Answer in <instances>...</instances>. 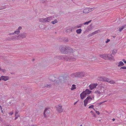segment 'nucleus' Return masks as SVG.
I'll use <instances>...</instances> for the list:
<instances>
[{
    "label": "nucleus",
    "mask_w": 126,
    "mask_h": 126,
    "mask_svg": "<svg viewBox=\"0 0 126 126\" xmlns=\"http://www.w3.org/2000/svg\"><path fill=\"white\" fill-rule=\"evenodd\" d=\"M33 60H34V59H33Z\"/></svg>",
    "instance_id": "56"
},
{
    "label": "nucleus",
    "mask_w": 126,
    "mask_h": 126,
    "mask_svg": "<svg viewBox=\"0 0 126 126\" xmlns=\"http://www.w3.org/2000/svg\"><path fill=\"white\" fill-rule=\"evenodd\" d=\"M108 82L110 84H114L115 83V81L113 79H111L110 80L109 79V80Z\"/></svg>",
    "instance_id": "21"
},
{
    "label": "nucleus",
    "mask_w": 126,
    "mask_h": 126,
    "mask_svg": "<svg viewBox=\"0 0 126 126\" xmlns=\"http://www.w3.org/2000/svg\"><path fill=\"white\" fill-rule=\"evenodd\" d=\"M1 79L4 81H6L9 79V78L8 76H2L1 77Z\"/></svg>",
    "instance_id": "12"
},
{
    "label": "nucleus",
    "mask_w": 126,
    "mask_h": 126,
    "mask_svg": "<svg viewBox=\"0 0 126 126\" xmlns=\"http://www.w3.org/2000/svg\"><path fill=\"white\" fill-rule=\"evenodd\" d=\"M96 112L98 115H99L100 114V112L98 111H96Z\"/></svg>",
    "instance_id": "41"
},
{
    "label": "nucleus",
    "mask_w": 126,
    "mask_h": 126,
    "mask_svg": "<svg viewBox=\"0 0 126 126\" xmlns=\"http://www.w3.org/2000/svg\"><path fill=\"white\" fill-rule=\"evenodd\" d=\"M1 77H0V81L1 80Z\"/></svg>",
    "instance_id": "52"
},
{
    "label": "nucleus",
    "mask_w": 126,
    "mask_h": 126,
    "mask_svg": "<svg viewBox=\"0 0 126 126\" xmlns=\"http://www.w3.org/2000/svg\"><path fill=\"white\" fill-rule=\"evenodd\" d=\"M56 110L59 112L61 113L63 111V110L62 109V106L60 105H58L56 106Z\"/></svg>",
    "instance_id": "9"
},
{
    "label": "nucleus",
    "mask_w": 126,
    "mask_h": 126,
    "mask_svg": "<svg viewBox=\"0 0 126 126\" xmlns=\"http://www.w3.org/2000/svg\"><path fill=\"white\" fill-rule=\"evenodd\" d=\"M0 121L1 122H4V120L1 117H0Z\"/></svg>",
    "instance_id": "37"
},
{
    "label": "nucleus",
    "mask_w": 126,
    "mask_h": 126,
    "mask_svg": "<svg viewBox=\"0 0 126 126\" xmlns=\"http://www.w3.org/2000/svg\"><path fill=\"white\" fill-rule=\"evenodd\" d=\"M45 23L49 22L52 19V16H50L47 17L45 18Z\"/></svg>",
    "instance_id": "13"
},
{
    "label": "nucleus",
    "mask_w": 126,
    "mask_h": 126,
    "mask_svg": "<svg viewBox=\"0 0 126 126\" xmlns=\"http://www.w3.org/2000/svg\"><path fill=\"white\" fill-rule=\"evenodd\" d=\"M124 64L122 61H120L118 63V67H121L124 65Z\"/></svg>",
    "instance_id": "18"
},
{
    "label": "nucleus",
    "mask_w": 126,
    "mask_h": 126,
    "mask_svg": "<svg viewBox=\"0 0 126 126\" xmlns=\"http://www.w3.org/2000/svg\"><path fill=\"white\" fill-rule=\"evenodd\" d=\"M100 57L103 58L105 59H107V54H104L99 55Z\"/></svg>",
    "instance_id": "14"
},
{
    "label": "nucleus",
    "mask_w": 126,
    "mask_h": 126,
    "mask_svg": "<svg viewBox=\"0 0 126 126\" xmlns=\"http://www.w3.org/2000/svg\"><path fill=\"white\" fill-rule=\"evenodd\" d=\"M18 36L21 37L22 38H25L26 36V33H23L22 34H20L18 35Z\"/></svg>",
    "instance_id": "16"
},
{
    "label": "nucleus",
    "mask_w": 126,
    "mask_h": 126,
    "mask_svg": "<svg viewBox=\"0 0 126 126\" xmlns=\"http://www.w3.org/2000/svg\"><path fill=\"white\" fill-rule=\"evenodd\" d=\"M74 75L76 77L82 78L85 75V74L84 72H76L74 73Z\"/></svg>",
    "instance_id": "5"
},
{
    "label": "nucleus",
    "mask_w": 126,
    "mask_h": 126,
    "mask_svg": "<svg viewBox=\"0 0 126 126\" xmlns=\"http://www.w3.org/2000/svg\"><path fill=\"white\" fill-rule=\"evenodd\" d=\"M84 92L87 95L89 94L92 92L91 91H90L88 89H86L85 91H84Z\"/></svg>",
    "instance_id": "17"
},
{
    "label": "nucleus",
    "mask_w": 126,
    "mask_h": 126,
    "mask_svg": "<svg viewBox=\"0 0 126 126\" xmlns=\"http://www.w3.org/2000/svg\"><path fill=\"white\" fill-rule=\"evenodd\" d=\"M88 9L87 8H86L84 9L83 11V12L84 13H88Z\"/></svg>",
    "instance_id": "28"
},
{
    "label": "nucleus",
    "mask_w": 126,
    "mask_h": 126,
    "mask_svg": "<svg viewBox=\"0 0 126 126\" xmlns=\"http://www.w3.org/2000/svg\"><path fill=\"white\" fill-rule=\"evenodd\" d=\"M106 101H104V102H103L104 103L105 102H106Z\"/></svg>",
    "instance_id": "51"
},
{
    "label": "nucleus",
    "mask_w": 126,
    "mask_h": 126,
    "mask_svg": "<svg viewBox=\"0 0 126 126\" xmlns=\"http://www.w3.org/2000/svg\"><path fill=\"white\" fill-rule=\"evenodd\" d=\"M18 36L15 35L13 36L11 38H9V39L7 40L11 41V40H16L19 39L18 38Z\"/></svg>",
    "instance_id": "11"
},
{
    "label": "nucleus",
    "mask_w": 126,
    "mask_h": 126,
    "mask_svg": "<svg viewBox=\"0 0 126 126\" xmlns=\"http://www.w3.org/2000/svg\"><path fill=\"white\" fill-rule=\"evenodd\" d=\"M110 40L109 39H107V40L105 42L106 43H107L110 41Z\"/></svg>",
    "instance_id": "39"
},
{
    "label": "nucleus",
    "mask_w": 126,
    "mask_h": 126,
    "mask_svg": "<svg viewBox=\"0 0 126 126\" xmlns=\"http://www.w3.org/2000/svg\"><path fill=\"white\" fill-rule=\"evenodd\" d=\"M112 120L113 121H114L115 120V119L114 118H113L112 119Z\"/></svg>",
    "instance_id": "47"
},
{
    "label": "nucleus",
    "mask_w": 126,
    "mask_h": 126,
    "mask_svg": "<svg viewBox=\"0 0 126 126\" xmlns=\"http://www.w3.org/2000/svg\"><path fill=\"white\" fill-rule=\"evenodd\" d=\"M18 112L17 111H15V116H16L17 114H18Z\"/></svg>",
    "instance_id": "42"
},
{
    "label": "nucleus",
    "mask_w": 126,
    "mask_h": 126,
    "mask_svg": "<svg viewBox=\"0 0 126 126\" xmlns=\"http://www.w3.org/2000/svg\"><path fill=\"white\" fill-rule=\"evenodd\" d=\"M117 52V51L116 49H114L112 51V54L114 55Z\"/></svg>",
    "instance_id": "29"
},
{
    "label": "nucleus",
    "mask_w": 126,
    "mask_h": 126,
    "mask_svg": "<svg viewBox=\"0 0 126 126\" xmlns=\"http://www.w3.org/2000/svg\"><path fill=\"white\" fill-rule=\"evenodd\" d=\"M92 100L93 98L90 96L87 97L84 101V106L86 107L88 103H90Z\"/></svg>",
    "instance_id": "6"
},
{
    "label": "nucleus",
    "mask_w": 126,
    "mask_h": 126,
    "mask_svg": "<svg viewBox=\"0 0 126 126\" xmlns=\"http://www.w3.org/2000/svg\"><path fill=\"white\" fill-rule=\"evenodd\" d=\"M90 112L91 113H93V111H91Z\"/></svg>",
    "instance_id": "46"
},
{
    "label": "nucleus",
    "mask_w": 126,
    "mask_h": 126,
    "mask_svg": "<svg viewBox=\"0 0 126 126\" xmlns=\"http://www.w3.org/2000/svg\"><path fill=\"white\" fill-rule=\"evenodd\" d=\"M39 21L43 23H45V18H40L39 19Z\"/></svg>",
    "instance_id": "19"
},
{
    "label": "nucleus",
    "mask_w": 126,
    "mask_h": 126,
    "mask_svg": "<svg viewBox=\"0 0 126 126\" xmlns=\"http://www.w3.org/2000/svg\"><path fill=\"white\" fill-rule=\"evenodd\" d=\"M122 61L124 62L125 63H126V61L125 59H123Z\"/></svg>",
    "instance_id": "43"
},
{
    "label": "nucleus",
    "mask_w": 126,
    "mask_h": 126,
    "mask_svg": "<svg viewBox=\"0 0 126 126\" xmlns=\"http://www.w3.org/2000/svg\"><path fill=\"white\" fill-rule=\"evenodd\" d=\"M109 80V78H107L105 77H103V81H106L108 82Z\"/></svg>",
    "instance_id": "20"
},
{
    "label": "nucleus",
    "mask_w": 126,
    "mask_h": 126,
    "mask_svg": "<svg viewBox=\"0 0 126 126\" xmlns=\"http://www.w3.org/2000/svg\"><path fill=\"white\" fill-rule=\"evenodd\" d=\"M76 88V86L75 84H73L72 85V87L71 88V90H74Z\"/></svg>",
    "instance_id": "24"
},
{
    "label": "nucleus",
    "mask_w": 126,
    "mask_h": 126,
    "mask_svg": "<svg viewBox=\"0 0 126 126\" xmlns=\"http://www.w3.org/2000/svg\"><path fill=\"white\" fill-rule=\"evenodd\" d=\"M65 46H61L60 47V50L61 52L64 54H67L69 52H73V50L71 48H69Z\"/></svg>",
    "instance_id": "1"
},
{
    "label": "nucleus",
    "mask_w": 126,
    "mask_h": 126,
    "mask_svg": "<svg viewBox=\"0 0 126 126\" xmlns=\"http://www.w3.org/2000/svg\"><path fill=\"white\" fill-rule=\"evenodd\" d=\"M103 103V102H100V104H101Z\"/></svg>",
    "instance_id": "50"
},
{
    "label": "nucleus",
    "mask_w": 126,
    "mask_h": 126,
    "mask_svg": "<svg viewBox=\"0 0 126 126\" xmlns=\"http://www.w3.org/2000/svg\"><path fill=\"white\" fill-rule=\"evenodd\" d=\"M77 102H76L74 103V105H76V104L77 103Z\"/></svg>",
    "instance_id": "45"
},
{
    "label": "nucleus",
    "mask_w": 126,
    "mask_h": 126,
    "mask_svg": "<svg viewBox=\"0 0 126 126\" xmlns=\"http://www.w3.org/2000/svg\"><path fill=\"white\" fill-rule=\"evenodd\" d=\"M94 106L93 105H91L90 106H89V107L88 108L89 109L93 108V109H94Z\"/></svg>",
    "instance_id": "33"
},
{
    "label": "nucleus",
    "mask_w": 126,
    "mask_h": 126,
    "mask_svg": "<svg viewBox=\"0 0 126 126\" xmlns=\"http://www.w3.org/2000/svg\"><path fill=\"white\" fill-rule=\"evenodd\" d=\"M14 113L13 111V110L11 112H10L9 113L10 115H12Z\"/></svg>",
    "instance_id": "40"
},
{
    "label": "nucleus",
    "mask_w": 126,
    "mask_h": 126,
    "mask_svg": "<svg viewBox=\"0 0 126 126\" xmlns=\"http://www.w3.org/2000/svg\"><path fill=\"white\" fill-rule=\"evenodd\" d=\"M58 22V21L57 19H55L54 21H52L51 22V23L53 24H54L56 23H57Z\"/></svg>",
    "instance_id": "30"
},
{
    "label": "nucleus",
    "mask_w": 126,
    "mask_h": 126,
    "mask_svg": "<svg viewBox=\"0 0 126 126\" xmlns=\"http://www.w3.org/2000/svg\"><path fill=\"white\" fill-rule=\"evenodd\" d=\"M19 117V115H16V116L15 120L18 117Z\"/></svg>",
    "instance_id": "36"
},
{
    "label": "nucleus",
    "mask_w": 126,
    "mask_h": 126,
    "mask_svg": "<svg viewBox=\"0 0 126 126\" xmlns=\"http://www.w3.org/2000/svg\"><path fill=\"white\" fill-rule=\"evenodd\" d=\"M51 86V85L50 84H49V85H45L44 86V87H48L49 86V87H50Z\"/></svg>",
    "instance_id": "35"
},
{
    "label": "nucleus",
    "mask_w": 126,
    "mask_h": 126,
    "mask_svg": "<svg viewBox=\"0 0 126 126\" xmlns=\"http://www.w3.org/2000/svg\"><path fill=\"white\" fill-rule=\"evenodd\" d=\"M98 80L99 81H103V77H100L98 78Z\"/></svg>",
    "instance_id": "27"
},
{
    "label": "nucleus",
    "mask_w": 126,
    "mask_h": 126,
    "mask_svg": "<svg viewBox=\"0 0 126 126\" xmlns=\"http://www.w3.org/2000/svg\"><path fill=\"white\" fill-rule=\"evenodd\" d=\"M87 9H88V13L91 12L94 10L93 8H87Z\"/></svg>",
    "instance_id": "32"
},
{
    "label": "nucleus",
    "mask_w": 126,
    "mask_h": 126,
    "mask_svg": "<svg viewBox=\"0 0 126 126\" xmlns=\"http://www.w3.org/2000/svg\"><path fill=\"white\" fill-rule=\"evenodd\" d=\"M11 34H13L12 33H10L9 34V35H11Z\"/></svg>",
    "instance_id": "53"
},
{
    "label": "nucleus",
    "mask_w": 126,
    "mask_h": 126,
    "mask_svg": "<svg viewBox=\"0 0 126 126\" xmlns=\"http://www.w3.org/2000/svg\"><path fill=\"white\" fill-rule=\"evenodd\" d=\"M0 109H1V110H2V108L1 106H0Z\"/></svg>",
    "instance_id": "49"
},
{
    "label": "nucleus",
    "mask_w": 126,
    "mask_h": 126,
    "mask_svg": "<svg viewBox=\"0 0 126 126\" xmlns=\"http://www.w3.org/2000/svg\"><path fill=\"white\" fill-rule=\"evenodd\" d=\"M91 20H89L88 21L86 22H85V23H83V24H84V25H86V24L88 25L89 23H90L91 22Z\"/></svg>",
    "instance_id": "31"
},
{
    "label": "nucleus",
    "mask_w": 126,
    "mask_h": 126,
    "mask_svg": "<svg viewBox=\"0 0 126 126\" xmlns=\"http://www.w3.org/2000/svg\"><path fill=\"white\" fill-rule=\"evenodd\" d=\"M6 8V7L5 6H4L3 7H1V8H0V10L3 9H4Z\"/></svg>",
    "instance_id": "38"
},
{
    "label": "nucleus",
    "mask_w": 126,
    "mask_h": 126,
    "mask_svg": "<svg viewBox=\"0 0 126 126\" xmlns=\"http://www.w3.org/2000/svg\"><path fill=\"white\" fill-rule=\"evenodd\" d=\"M97 83H93L91 84L89 86L90 89L92 90L96 88L98 85Z\"/></svg>",
    "instance_id": "8"
},
{
    "label": "nucleus",
    "mask_w": 126,
    "mask_h": 126,
    "mask_svg": "<svg viewBox=\"0 0 126 126\" xmlns=\"http://www.w3.org/2000/svg\"><path fill=\"white\" fill-rule=\"evenodd\" d=\"M1 69V68H0V70Z\"/></svg>",
    "instance_id": "55"
},
{
    "label": "nucleus",
    "mask_w": 126,
    "mask_h": 126,
    "mask_svg": "<svg viewBox=\"0 0 126 126\" xmlns=\"http://www.w3.org/2000/svg\"><path fill=\"white\" fill-rule=\"evenodd\" d=\"M107 59L110 60L112 58V56L111 54H107Z\"/></svg>",
    "instance_id": "23"
},
{
    "label": "nucleus",
    "mask_w": 126,
    "mask_h": 126,
    "mask_svg": "<svg viewBox=\"0 0 126 126\" xmlns=\"http://www.w3.org/2000/svg\"><path fill=\"white\" fill-rule=\"evenodd\" d=\"M83 24H79L77 26H75V27H74V28H81V26H82Z\"/></svg>",
    "instance_id": "26"
},
{
    "label": "nucleus",
    "mask_w": 126,
    "mask_h": 126,
    "mask_svg": "<svg viewBox=\"0 0 126 126\" xmlns=\"http://www.w3.org/2000/svg\"><path fill=\"white\" fill-rule=\"evenodd\" d=\"M120 69H126V66H123L122 67H121L120 68Z\"/></svg>",
    "instance_id": "34"
},
{
    "label": "nucleus",
    "mask_w": 126,
    "mask_h": 126,
    "mask_svg": "<svg viewBox=\"0 0 126 126\" xmlns=\"http://www.w3.org/2000/svg\"><path fill=\"white\" fill-rule=\"evenodd\" d=\"M1 112L2 113H3V111L2 109V110H1Z\"/></svg>",
    "instance_id": "48"
},
{
    "label": "nucleus",
    "mask_w": 126,
    "mask_h": 126,
    "mask_svg": "<svg viewBox=\"0 0 126 126\" xmlns=\"http://www.w3.org/2000/svg\"><path fill=\"white\" fill-rule=\"evenodd\" d=\"M69 77L66 74H64L63 76L59 77L57 81V83L59 84L60 83H62L66 81L68 79Z\"/></svg>",
    "instance_id": "3"
},
{
    "label": "nucleus",
    "mask_w": 126,
    "mask_h": 126,
    "mask_svg": "<svg viewBox=\"0 0 126 126\" xmlns=\"http://www.w3.org/2000/svg\"><path fill=\"white\" fill-rule=\"evenodd\" d=\"M80 126H82V125H80Z\"/></svg>",
    "instance_id": "54"
},
{
    "label": "nucleus",
    "mask_w": 126,
    "mask_h": 126,
    "mask_svg": "<svg viewBox=\"0 0 126 126\" xmlns=\"http://www.w3.org/2000/svg\"><path fill=\"white\" fill-rule=\"evenodd\" d=\"M50 113V110L48 109H46L45 110L44 113V116L45 118H47V116H48L49 113Z\"/></svg>",
    "instance_id": "7"
},
{
    "label": "nucleus",
    "mask_w": 126,
    "mask_h": 126,
    "mask_svg": "<svg viewBox=\"0 0 126 126\" xmlns=\"http://www.w3.org/2000/svg\"><path fill=\"white\" fill-rule=\"evenodd\" d=\"M126 27V25H124L120 27L119 28V31L121 32L122 30L124 28Z\"/></svg>",
    "instance_id": "22"
},
{
    "label": "nucleus",
    "mask_w": 126,
    "mask_h": 126,
    "mask_svg": "<svg viewBox=\"0 0 126 126\" xmlns=\"http://www.w3.org/2000/svg\"><path fill=\"white\" fill-rule=\"evenodd\" d=\"M104 87L105 86H101L99 89L97 88L96 90L95 91L94 93L98 95L99 96H100L101 94L102 95L104 93L106 90Z\"/></svg>",
    "instance_id": "2"
},
{
    "label": "nucleus",
    "mask_w": 126,
    "mask_h": 126,
    "mask_svg": "<svg viewBox=\"0 0 126 126\" xmlns=\"http://www.w3.org/2000/svg\"><path fill=\"white\" fill-rule=\"evenodd\" d=\"M97 31H96L95 32H94L93 33L94 34H95L97 33Z\"/></svg>",
    "instance_id": "44"
},
{
    "label": "nucleus",
    "mask_w": 126,
    "mask_h": 126,
    "mask_svg": "<svg viewBox=\"0 0 126 126\" xmlns=\"http://www.w3.org/2000/svg\"><path fill=\"white\" fill-rule=\"evenodd\" d=\"M86 94L84 92L81 93L80 94V97L81 99H83L85 97Z\"/></svg>",
    "instance_id": "15"
},
{
    "label": "nucleus",
    "mask_w": 126,
    "mask_h": 126,
    "mask_svg": "<svg viewBox=\"0 0 126 126\" xmlns=\"http://www.w3.org/2000/svg\"><path fill=\"white\" fill-rule=\"evenodd\" d=\"M22 29V27L21 26L19 27L18 29H17L16 31H15L14 32L12 33L13 34H18L20 32V30Z\"/></svg>",
    "instance_id": "10"
},
{
    "label": "nucleus",
    "mask_w": 126,
    "mask_h": 126,
    "mask_svg": "<svg viewBox=\"0 0 126 126\" xmlns=\"http://www.w3.org/2000/svg\"><path fill=\"white\" fill-rule=\"evenodd\" d=\"M82 30L81 29H77L76 31V32L78 34H80Z\"/></svg>",
    "instance_id": "25"
},
{
    "label": "nucleus",
    "mask_w": 126,
    "mask_h": 126,
    "mask_svg": "<svg viewBox=\"0 0 126 126\" xmlns=\"http://www.w3.org/2000/svg\"><path fill=\"white\" fill-rule=\"evenodd\" d=\"M60 58H59L60 59H64V60L69 62L75 61L76 60V58H75L71 57H68L65 55L60 56Z\"/></svg>",
    "instance_id": "4"
}]
</instances>
